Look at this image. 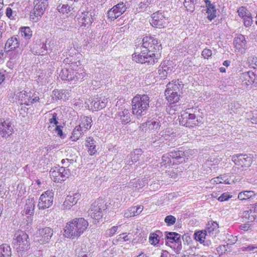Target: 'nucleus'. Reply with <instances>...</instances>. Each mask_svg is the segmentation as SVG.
Wrapping results in <instances>:
<instances>
[{"mask_svg": "<svg viewBox=\"0 0 257 257\" xmlns=\"http://www.w3.org/2000/svg\"><path fill=\"white\" fill-rule=\"evenodd\" d=\"M142 50L140 54L135 52L132 55L133 60L137 63L154 65L158 62L160 57L158 53L161 45H159L158 40L152 36H146L142 40Z\"/></svg>", "mask_w": 257, "mask_h": 257, "instance_id": "f257e3e1", "label": "nucleus"}, {"mask_svg": "<svg viewBox=\"0 0 257 257\" xmlns=\"http://www.w3.org/2000/svg\"><path fill=\"white\" fill-rule=\"evenodd\" d=\"M88 226V221L83 218H78L68 222L64 228V235L69 238L80 236Z\"/></svg>", "mask_w": 257, "mask_h": 257, "instance_id": "f03ea898", "label": "nucleus"}, {"mask_svg": "<svg viewBox=\"0 0 257 257\" xmlns=\"http://www.w3.org/2000/svg\"><path fill=\"white\" fill-rule=\"evenodd\" d=\"M150 97L146 94H137L132 100V113L138 119L147 114L150 107Z\"/></svg>", "mask_w": 257, "mask_h": 257, "instance_id": "7ed1b4c3", "label": "nucleus"}, {"mask_svg": "<svg viewBox=\"0 0 257 257\" xmlns=\"http://www.w3.org/2000/svg\"><path fill=\"white\" fill-rule=\"evenodd\" d=\"M13 243L14 248L21 256L30 248L28 235L21 230L17 231L15 234Z\"/></svg>", "mask_w": 257, "mask_h": 257, "instance_id": "20e7f679", "label": "nucleus"}, {"mask_svg": "<svg viewBox=\"0 0 257 257\" xmlns=\"http://www.w3.org/2000/svg\"><path fill=\"white\" fill-rule=\"evenodd\" d=\"M180 123L188 127H193L202 122L201 118H196L194 113L184 112L179 117Z\"/></svg>", "mask_w": 257, "mask_h": 257, "instance_id": "39448f33", "label": "nucleus"}, {"mask_svg": "<svg viewBox=\"0 0 257 257\" xmlns=\"http://www.w3.org/2000/svg\"><path fill=\"white\" fill-rule=\"evenodd\" d=\"M104 201L102 199H97L92 203L88 212L91 217L95 220H98L102 217V211L106 209Z\"/></svg>", "mask_w": 257, "mask_h": 257, "instance_id": "423d86ee", "label": "nucleus"}, {"mask_svg": "<svg viewBox=\"0 0 257 257\" xmlns=\"http://www.w3.org/2000/svg\"><path fill=\"white\" fill-rule=\"evenodd\" d=\"M178 85H180L178 83L177 84L169 83L167 85V89L165 90V95L170 103L178 102L180 99V95L177 92V90H179Z\"/></svg>", "mask_w": 257, "mask_h": 257, "instance_id": "0eeeda50", "label": "nucleus"}, {"mask_svg": "<svg viewBox=\"0 0 257 257\" xmlns=\"http://www.w3.org/2000/svg\"><path fill=\"white\" fill-rule=\"evenodd\" d=\"M107 103V99L102 96L91 98L85 102L89 109L92 111H98L105 108Z\"/></svg>", "mask_w": 257, "mask_h": 257, "instance_id": "6e6552de", "label": "nucleus"}, {"mask_svg": "<svg viewBox=\"0 0 257 257\" xmlns=\"http://www.w3.org/2000/svg\"><path fill=\"white\" fill-rule=\"evenodd\" d=\"M95 13L94 10L85 11L81 13L77 18L78 24L80 27L90 26L94 21Z\"/></svg>", "mask_w": 257, "mask_h": 257, "instance_id": "1a4fd4ad", "label": "nucleus"}, {"mask_svg": "<svg viewBox=\"0 0 257 257\" xmlns=\"http://www.w3.org/2000/svg\"><path fill=\"white\" fill-rule=\"evenodd\" d=\"M54 193L50 191H46L40 196L38 207L39 209H45L50 207L53 204Z\"/></svg>", "mask_w": 257, "mask_h": 257, "instance_id": "9d476101", "label": "nucleus"}, {"mask_svg": "<svg viewBox=\"0 0 257 257\" xmlns=\"http://www.w3.org/2000/svg\"><path fill=\"white\" fill-rule=\"evenodd\" d=\"M50 176L54 182H59L65 180L69 175V171L65 167H62L59 169H51L50 171Z\"/></svg>", "mask_w": 257, "mask_h": 257, "instance_id": "9b49d317", "label": "nucleus"}, {"mask_svg": "<svg viewBox=\"0 0 257 257\" xmlns=\"http://www.w3.org/2000/svg\"><path fill=\"white\" fill-rule=\"evenodd\" d=\"M33 12L31 13L30 18L34 19V17H41L48 6L47 0H36Z\"/></svg>", "mask_w": 257, "mask_h": 257, "instance_id": "f8f14e48", "label": "nucleus"}, {"mask_svg": "<svg viewBox=\"0 0 257 257\" xmlns=\"http://www.w3.org/2000/svg\"><path fill=\"white\" fill-rule=\"evenodd\" d=\"M166 237L168 242L174 243V248L175 252L179 253L182 249L181 235L175 232H166Z\"/></svg>", "mask_w": 257, "mask_h": 257, "instance_id": "ddd939ff", "label": "nucleus"}, {"mask_svg": "<svg viewBox=\"0 0 257 257\" xmlns=\"http://www.w3.org/2000/svg\"><path fill=\"white\" fill-rule=\"evenodd\" d=\"M240 79L242 82V85L246 86L248 88H251L253 84L257 83V75L251 71L241 73Z\"/></svg>", "mask_w": 257, "mask_h": 257, "instance_id": "4468645a", "label": "nucleus"}, {"mask_svg": "<svg viewBox=\"0 0 257 257\" xmlns=\"http://www.w3.org/2000/svg\"><path fill=\"white\" fill-rule=\"evenodd\" d=\"M233 44L235 52L241 54L245 52L247 48L246 41L245 36L241 34H238L234 39Z\"/></svg>", "mask_w": 257, "mask_h": 257, "instance_id": "2eb2a0df", "label": "nucleus"}, {"mask_svg": "<svg viewBox=\"0 0 257 257\" xmlns=\"http://www.w3.org/2000/svg\"><path fill=\"white\" fill-rule=\"evenodd\" d=\"M77 62L72 63L68 67L63 68L60 73V77L63 80L72 81L74 79V69L77 67Z\"/></svg>", "mask_w": 257, "mask_h": 257, "instance_id": "dca6fc26", "label": "nucleus"}, {"mask_svg": "<svg viewBox=\"0 0 257 257\" xmlns=\"http://www.w3.org/2000/svg\"><path fill=\"white\" fill-rule=\"evenodd\" d=\"M166 19L164 12L159 11L152 15V20L150 24L154 27H164L166 24Z\"/></svg>", "mask_w": 257, "mask_h": 257, "instance_id": "f3484780", "label": "nucleus"}, {"mask_svg": "<svg viewBox=\"0 0 257 257\" xmlns=\"http://www.w3.org/2000/svg\"><path fill=\"white\" fill-rule=\"evenodd\" d=\"M232 161L238 166L248 167L252 163L251 158L247 155L238 154L234 155L232 157Z\"/></svg>", "mask_w": 257, "mask_h": 257, "instance_id": "a211bd4d", "label": "nucleus"}, {"mask_svg": "<svg viewBox=\"0 0 257 257\" xmlns=\"http://www.w3.org/2000/svg\"><path fill=\"white\" fill-rule=\"evenodd\" d=\"M14 125L8 120H4L0 122V136L7 138L12 135Z\"/></svg>", "mask_w": 257, "mask_h": 257, "instance_id": "6ab92c4d", "label": "nucleus"}, {"mask_svg": "<svg viewBox=\"0 0 257 257\" xmlns=\"http://www.w3.org/2000/svg\"><path fill=\"white\" fill-rule=\"evenodd\" d=\"M31 51L35 55H44L47 53L46 45L41 40L38 41L31 48Z\"/></svg>", "mask_w": 257, "mask_h": 257, "instance_id": "aec40b11", "label": "nucleus"}, {"mask_svg": "<svg viewBox=\"0 0 257 257\" xmlns=\"http://www.w3.org/2000/svg\"><path fill=\"white\" fill-rule=\"evenodd\" d=\"M19 46V37L18 35H14L7 41L5 49L6 52H9L10 50H13L18 48Z\"/></svg>", "mask_w": 257, "mask_h": 257, "instance_id": "412c9836", "label": "nucleus"}, {"mask_svg": "<svg viewBox=\"0 0 257 257\" xmlns=\"http://www.w3.org/2000/svg\"><path fill=\"white\" fill-rule=\"evenodd\" d=\"M170 156L172 160V164H178L185 161V155L183 151L177 150L170 152Z\"/></svg>", "mask_w": 257, "mask_h": 257, "instance_id": "4be33fe9", "label": "nucleus"}, {"mask_svg": "<svg viewBox=\"0 0 257 257\" xmlns=\"http://www.w3.org/2000/svg\"><path fill=\"white\" fill-rule=\"evenodd\" d=\"M80 198V194L78 193L70 194L67 196L63 203V206L67 209H70L77 202Z\"/></svg>", "mask_w": 257, "mask_h": 257, "instance_id": "5701e85b", "label": "nucleus"}, {"mask_svg": "<svg viewBox=\"0 0 257 257\" xmlns=\"http://www.w3.org/2000/svg\"><path fill=\"white\" fill-rule=\"evenodd\" d=\"M39 233L41 237V240L42 243H46L49 242L53 234V231L51 228L46 227L40 229Z\"/></svg>", "mask_w": 257, "mask_h": 257, "instance_id": "b1692460", "label": "nucleus"}, {"mask_svg": "<svg viewBox=\"0 0 257 257\" xmlns=\"http://www.w3.org/2000/svg\"><path fill=\"white\" fill-rule=\"evenodd\" d=\"M205 230L208 235L215 236L219 231V225L216 222L208 221Z\"/></svg>", "mask_w": 257, "mask_h": 257, "instance_id": "393cba45", "label": "nucleus"}, {"mask_svg": "<svg viewBox=\"0 0 257 257\" xmlns=\"http://www.w3.org/2000/svg\"><path fill=\"white\" fill-rule=\"evenodd\" d=\"M131 114L128 109H124L119 112L115 116V118L119 120L122 124H126L131 121Z\"/></svg>", "mask_w": 257, "mask_h": 257, "instance_id": "a878e982", "label": "nucleus"}, {"mask_svg": "<svg viewBox=\"0 0 257 257\" xmlns=\"http://www.w3.org/2000/svg\"><path fill=\"white\" fill-rule=\"evenodd\" d=\"M35 201L34 198L28 199L26 200L24 209L23 211V215H33L35 209Z\"/></svg>", "mask_w": 257, "mask_h": 257, "instance_id": "bb28decb", "label": "nucleus"}, {"mask_svg": "<svg viewBox=\"0 0 257 257\" xmlns=\"http://www.w3.org/2000/svg\"><path fill=\"white\" fill-rule=\"evenodd\" d=\"M54 95L53 99L55 100L64 99H68L70 97L69 91L67 89H55L53 91Z\"/></svg>", "mask_w": 257, "mask_h": 257, "instance_id": "cd10ccee", "label": "nucleus"}, {"mask_svg": "<svg viewBox=\"0 0 257 257\" xmlns=\"http://www.w3.org/2000/svg\"><path fill=\"white\" fill-rule=\"evenodd\" d=\"M12 251L10 246L6 243L0 245V257H11Z\"/></svg>", "mask_w": 257, "mask_h": 257, "instance_id": "c85d7f7f", "label": "nucleus"}, {"mask_svg": "<svg viewBox=\"0 0 257 257\" xmlns=\"http://www.w3.org/2000/svg\"><path fill=\"white\" fill-rule=\"evenodd\" d=\"M74 9V7L71 6L68 4L63 3L62 2H58V6H57V10L59 12L63 14H68L72 11Z\"/></svg>", "mask_w": 257, "mask_h": 257, "instance_id": "c756f323", "label": "nucleus"}, {"mask_svg": "<svg viewBox=\"0 0 257 257\" xmlns=\"http://www.w3.org/2000/svg\"><path fill=\"white\" fill-rule=\"evenodd\" d=\"M18 96L22 104H24L26 105H30L29 99L30 95H28V93H27L26 91H22L19 92Z\"/></svg>", "mask_w": 257, "mask_h": 257, "instance_id": "7c9ffc66", "label": "nucleus"}, {"mask_svg": "<svg viewBox=\"0 0 257 257\" xmlns=\"http://www.w3.org/2000/svg\"><path fill=\"white\" fill-rule=\"evenodd\" d=\"M83 133L82 127L81 125L76 126L73 130L70 138L73 141H76L78 140Z\"/></svg>", "mask_w": 257, "mask_h": 257, "instance_id": "2f4dec72", "label": "nucleus"}, {"mask_svg": "<svg viewBox=\"0 0 257 257\" xmlns=\"http://www.w3.org/2000/svg\"><path fill=\"white\" fill-rule=\"evenodd\" d=\"M113 11L116 14V17L121 16L125 11L126 7L123 3H119L113 8Z\"/></svg>", "mask_w": 257, "mask_h": 257, "instance_id": "473e14b6", "label": "nucleus"}, {"mask_svg": "<svg viewBox=\"0 0 257 257\" xmlns=\"http://www.w3.org/2000/svg\"><path fill=\"white\" fill-rule=\"evenodd\" d=\"M74 79H72V81L77 82L81 81L86 75V73L83 70H75L74 73Z\"/></svg>", "mask_w": 257, "mask_h": 257, "instance_id": "72a5a7b5", "label": "nucleus"}, {"mask_svg": "<svg viewBox=\"0 0 257 257\" xmlns=\"http://www.w3.org/2000/svg\"><path fill=\"white\" fill-rule=\"evenodd\" d=\"M20 33L22 37L26 40H29L32 36V31L28 27H24L21 28Z\"/></svg>", "mask_w": 257, "mask_h": 257, "instance_id": "f704fd0d", "label": "nucleus"}, {"mask_svg": "<svg viewBox=\"0 0 257 257\" xmlns=\"http://www.w3.org/2000/svg\"><path fill=\"white\" fill-rule=\"evenodd\" d=\"M206 13L208 14L207 18L212 21L216 17V9L214 5L207 7Z\"/></svg>", "mask_w": 257, "mask_h": 257, "instance_id": "c9c22d12", "label": "nucleus"}, {"mask_svg": "<svg viewBox=\"0 0 257 257\" xmlns=\"http://www.w3.org/2000/svg\"><path fill=\"white\" fill-rule=\"evenodd\" d=\"M207 235L205 230L198 231L194 233L195 239L200 243H202V241L206 239V236Z\"/></svg>", "mask_w": 257, "mask_h": 257, "instance_id": "e433bc0d", "label": "nucleus"}, {"mask_svg": "<svg viewBox=\"0 0 257 257\" xmlns=\"http://www.w3.org/2000/svg\"><path fill=\"white\" fill-rule=\"evenodd\" d=\"M132 234L131 233H122L117 236L116 241H127L132 238Z\"/></svg>", "mask_w": 257, "mask_h": 257, "instance_id": "4c0bfd02", "label": "nucleus"}, {"mask_svg": "<svg viewBox=\"0 0 257 257\" xmlns=\"http://www.w3.org/2000/svg\"><path fill=\"white\" fill-rule=\"evenodd\" d=\"M184 6L186 10L190 13H192L195 10L194 0H184Z\"/></svg>", "mask_w": 257, "mask_h": 257, "instance_id": "58836bf2", "label": "nucleus"}, {"mask_svg": "<svg viewBox=\"0 0 257 257\" xmlns=\"http://www.w3.org/2000/svg\"><path fill=\"white\" fill-rule=\"evenodd\" d=\"M157 232L160 233V231H157L156 233H151L149 236V242L151 244L156 245L159 243L160 237Z\"/></svg>", "mask_w": 257, "mask_h": 257, "instance_id": "ea45409f", "label": "nucleus"}, {"mask_svg": "<svg viewBox=\"0 0 257 257\" xmlns=\"http://www.w3.org/2000/svg\"><path fill=\"white\" fill-rule=\"evenodd\" d=\"M162 162L161 163V166H167L172 164V160L171 157L170 156V153L164 154L162 157Z\"/></svg>", "mask_w": 257, "mask_h": 257, "instance_id": "a19ab883", "label": "nucleus"}, {"mask_svg": "<svg viewBox=\"0 0 257 257\" xmlns=\"http://www.w3.org/2000/svg\"><path fill=\"white\" fill-rule=\"evenodd\" d=\"M91 122V118L89 117L86 116L84 117L80 125L82 127H84V128H85L84 130L85 131L86 130H88L90 128Z\"/></svg>", "mask_w": 257, "mask_h": 257, "instance_id": "79ce46f5", "label": "nucleus"}, {"mask_svg": "<svg viewBox=\"0 0 257 257\" xmlns=\"http://www.w3.org/2000/svg\"><path fill=\"white\" fill-rule=\"evenodd\" d=\"M146 125L148 126L150 129H158L160 126V123L159 121H157L154 120H151L148 121L146 123Z\"/></svg>", "mask_w": 257, "mask_h": 257, "instance_id": "37998d69", "label": "nucleus"}, {"mask_svg": "<svg viewBox=\"0 0 257 257\" xmlns=\"http://www.w3.org/2000/svg\"><path fill=\"white\" fill-rule=\"evenodd\" d=\"M253 193L252 191H245L241 192L238 194V198L241 200L249 199Z\"/></svg>", "mask_w": 257, "mask_h": 257, "instance_id": "c03bdc74", "label": "nucleus"}, {"mask_svg": "<svg viewBox=\"0 0 257 257\" xmlns=\"http://www.w3.org/2000/svg\"><path fill=\"white\" fill-rule=\"evenodd\" d=\"M17 14V13L16 11L12 10L10 7L7 8L6 15L10 20H15Z\"/></svg>", "mask_w": 257, "mask_h": 257, "instance_id": "a18cd8bd", "label": "nucleus"}, {"mask_svg": "<svg viewBox=\"0 0 257 257\" xmlns=\"http://www.w3.org/2000/svg\"><path fill=\"white\" fill-rule=\"evenodd\" d=\"M243 20L244 25L245 27H248L250 26L253 23L252 17L250 12L249 15H246L242 18Z\"/></svg>", "mask_w": 257, "mask_h": 257, "instance_id": "49530a36", "label": "nucleus"}, {"mask_svg": "<svg viewBox=\"0 0 257 257\" xmlns=\"http://www.w3.org/2000/svg\"><path fill=\"white\" fill-rule=\"evenodd\" d=\"M176 220V218L174 216L170 215L165 217L164 221L168 226H171L175 224Z\"/></svg>", "mask_w": 257, "mask_h": 257, "instance_id": "de8ad7c7", "label": "nucleus"}, {"mask_svg": "<svg viewBox=\"0 0 257 257\" xmlns=\"http://www.w3.org/2000/svg\"><path fill=\"white\" fill-rule=\"evenodd\" d=\"M237 13L239 16L242 18L247 15H249L250 12L245 7H241L238 9Z\"/></svg>", "mask_w": 257, "mask_h": 257, "instance_id": "09e8293b", "label": "nucleus"}, {"mask_svg": "<svg viewBox=\"0 0 257 257\" xmlns=\"http://www.w3.org/2000/svg\"><path fill=\"white\" fill-rule=\"evenodd\" d=\"M249 217L247 218L248 222H253L255 220L257 215V212L255 211V209L250 208L249 209Z\"/></svg>", "mask_w": 257, "mask_h": 257, "instance_id": "8fccbe9b", "label": "nucleus"}, {"mask_svg": "<svg viewBox=\"0 0 257 257\" xmlns=\"http://www.w3.org/2000/svg\"><path fill=\"white\" fill-rule=\"evenodd\" d=\"M212 182H213V183H216L217 184V183H224V184H229V181L228 180V179H224V178L222 177H217V178H214L213 179H212L211 180Z\"/></svg>", "mask_w": 257, "mask_h": 257, "instance_id": "3c124183", "label": "nucleus"}, {"mask_svg": "<svg viewBox=\"0 0 257 257\" xmlns=\"http://www.w3.org/2000/svg\"><path fill=\"white\" fill-rule=\"evenodd\" d=\"M118 226H113L111 228L106 230V235L108 236H112L117 230Z\"/></svg>", "mask_w": 257, "mask_h": 257, "instance_id": "603ef678", "label": "nucleus"}, {"mask_svg": "<svg viewBox=\"0 0 257 257\" xmlns=\"http://www.w3.org/2000/svg\"><path fill=\"white\" fill-rule=\"evenodd\" d=\"M10 61L9 63H15L16 62V61L19 58V55L18 53L14 52H12L10 54Z\"/></svg>", "mask_w": 257, "mask_h": 257, "instance_id": "864d4df0", "label": "nucleus"}, {"mask_svg": "<svg viewBox=\"0 0 257 257\" xmlns=\"http://www.w3.org/2000/svg\"><path fill=\"white\" fill-rule=\"evenodd\" d=\"M232 197V195H229L228 193H224L221 195L218 198V200L222 202L228 200Z\"/></svg>", "mask_w": 257, "mask_h": 257, "instance_id": "5fc2aeb1", "label": "nucleus"}, {"mask_svg": "<svg viewBox=\"0 0 257 257\" xmlns=\"http://www.w3.org/2000/svg\"><path fill=\"white\" fill-rule=\"evenodd\" d=\"M143 210V206H134L131 207V210L135 213V216L139 214Z\"/></svg>", "mask_w": 257, "mask_h": 257, "instance_id": "6e6d98bb", "label": "nucleus"}, {"mask_svg": "<svg viewBox=\"0 0 257 257\" xmlns=\"http://www.w3.org/2000/svg\"><path fill=\"white\" fill-rule=\"evenodd\" d=\"M212 54V51L208 49H204L202 52V55L205 59H208Z\"/></svg>", "mask_w": 257, "mask_h": 257, "instance_id": "4d7b16f0", "label": "nucleus"}, {"mask_svg": "<svg viewBox=\"0 0 257 257\" xmlns=\"http://www.w3.org/2000/svg\"><path fill=\"white\" fill-rule=\"evenodd\" d=\"M52 118L49 119V122L50 123H54L57 125V124L58 123V117L57 116V113L56 112H54L52 114Z\"/></svg>", "mask_w": 257, "mask_h": 257, "instance_id": "13d9d810", "label": "nucleus"}, {"mask_svg": "<svg viewBox=\"0 0 257 257\" xmlns=\"http://www.w3.org/2000/svg\"><path fill=\"white\" fill-rule=\"evenodd\" d=\"M107 16L111 20H114L118 17H116V14L113 12L112 8L108 11Z\"/></svg>", "mask_w": 257, "mask_h": 257, "instance_id": "bf43d9fd", "label": "nucleus"}, {"mask_svg": "<svg viewBox=\"0 0 257 257\" xmlns=\"http://www.w3.org/2000/svg\"><path fill=\"white\" fill-rule=\"evenodd\" d=\"M88 152L89 154L92 156L94 155L97 152V150L96 149V144L89 146L88 147Z\"/></svg>", "mask_w": 257, "mask_h": 257, "instance_id": "052dcab7", "label": "nucleus"}, {"mask_svg": "<svg viewBox=\"0 0 257 257\" xmlns=\"http://www.w3.org/2000/svg\"><path fill=\"white\" fill-rule=\"evenodd\" d=\"M124 217L128 218L130 217L134 216L135 213L131 210V207L126 210L123 215Z\"/></svg>", "mask_w": 257, "mask_h": 257, "instance_id": "680f3d73", "label": "nucleus"}, {"mask_svg": "<svg viewBox=\"0 0 257 257\" xmlns=\"http://www.w3.org/2000/svg\"><path fill=\"white\" fill-rule=\"evenodd\" d=\"M257 248V244H250L247 247H242L243 250L253 251Z\"/></svg>", "mask_w": 257, "mask_h": 257, "instance_id": "e2e57ef3", "label": "nucleus"}, {"mask_svg": "<svg viewBox=\"0 0 257 257\" xmlns=\"http://www.w3.org/2000/svg\"><path fill=\"white\" fill-rule=\"evenodd\" d=\"M145 182L142 180H138L137 181V183L136 184V188H137L138 191L141 188H142L144 186H145Z\"/></svg>", "mask_w": 257, "mask_h": 257, "instance_id": "0e129e2a", "label": "nucleus"}, {"mask_svg": "<svg viewBox=\"0 0 257 257\" xmlns=\"http://www.w3.org/2000/svg\"><path fill=\"white\" fill-rule=\"evenodd\" d=\"M61 127L62 126L61 125H56V127L55 128V132L57 134V135L59 136L61 138H63V133L62 130L61 128Z\"/></svg>", "mask_w": 257, "mask_h": 257, "instance_id": "69168bd1", "label": "nucleus"}, {"mask_svg": "<svg viewBox=\"0 0 257 257\" xmlns=\"http://www.w3.org/2000/svg\"><path fill=\"white\" fill-rule=\"evenodd\" d=\"M86 146L88 148L89 146H91L96 144V142L92 138H89L86 141Z\"/></svg>", "mask_w": 257, "mask_h": 257, "instance_id": "338daca9", "label": "nucleus"}, {"mask_svg": "<svg viewBox=\"0 0 257 257\" xmlns=\"http://www.w3.org/2000/svg\"><path fill=\"white\" fill-rule=\"evenodd\" d=\"M250 64L252 67L254 69H257V58L253 57L251 60Z\"/></svg>", "mask_w": 257, "mask_h": 257, "instance_id": "774afa93", "label": "nucleus"}]
</instances>
